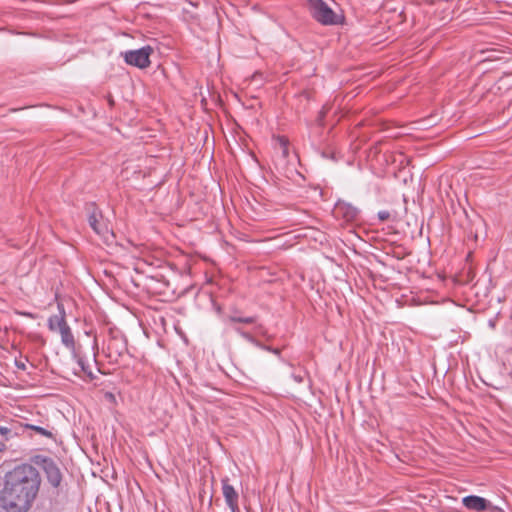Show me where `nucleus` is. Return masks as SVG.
Segmentation results:
<instances>
[{
  "label": "nucleus",
  "mask_w": 512,
  "mask_h": 512,
  "mask_svg": "<svg viewBox=\"0 0 512 512\" xmlns=\"http://www.w3.org/2000/svg\"><path fill=\"white\" fill-rule=\"evenodd\" d=\"M40 476L36 468L24 464L5 475L0 506L6 512H27L37 496Z\"/></svg>",
  "instance_id": "obj_1"
},
{
  "label": "nucleus",
  "mask_w": 512,
  "mask_h": 512,
  "mask_svg": "<svg viewBox=\"0 0 512 512\" xmlns=\"http://www.w3.org/2000/svg\"><path fill=\"white\" fill-rule=\"evenodd\" d=\"M308 6L313 18L323 25H336L340 17L323 1L309 0Z\"/></svg>",
  "instance_id": "obj_2"
},
{
  "label": "nucleus",
  "mask_w": 512,
  "mask_h": 512,
  "mask_svg": "<svg viewBox=\"0 0 512 512\" xmlns=\"http://www.w3.org/2000/svg\"><path fill=\"white\" fill-rule=\"evenodd\" d=\"M88 222L94 232L105 241H109L114 237L109 222L103 218L102 213L95 207H92V210L89 212Z\"/></svg>",
  "instance_id": "obj_3"
},
{
  "label": "nucleus",
  "mask_w": 512,
  "mask_h": 512,
  "mask_svg": "<svg viewBox=\"0 0 512 512\" xmlns=\"http://www.w3.org/2000/svg\"><path fill=\"white\" fill-rule=\"evenodd\" d=\"M152 52V47L144 46L140 49L124 52L123 57L127 64L144 69L150 65V55Z\"/></svg>",
  "instance_id": "obj_4"
},
{
  "label": "nucleus",
  "mask_w": 512,
  "mask_h": 512,
  "mask_svg": "<svg viewBox=\"0 0 512 512\" xmlns=\"http://www.w3.org/2000/svg\"><path fill=\"white\" fill-rule=\"evenodd\" d=\"M41 467L46 474L48 482L53 487H58L61 483L62 475L57 464L52 459L44 457L41 459Z\"/></svg>",
  "instance_id": "obj_5"
},
{
  "label": "nucleus",
  "mask_w": 512,
  "mask_h": 512,
  "mask_svg": "<svg viewBox=\"0 0 512 512\" xmlns=\"http://www.w3.org/2000/svg\"><path fill=\"white\" fill-rule=\"evenodd\" d=\"M222 493L231 512H239V494L234 487L228 483V478L222 479Z\"/></svg>",
  "instance_id": "obj_6"
},
{
  "label": "nucleus",
  "mask_w": 512,
  "mask_h": 512,
  "mask_svg": "<svg viewBox=\"0 0 512 512\" xmlns=\"http://www.w3.org/2000/svg\"><path fill=\"white\" fill-rule=\"evenodd\" d=\"M334 215L345 221H352L358 216V209L346 202H337L334 207Z\"/></svg>",
  "instance_id": "obj_7"
},
{
  "label": "nucleus",
  "mask_w": 512,
  "mask_h": 512,
  "mask_svg": "<svg viewBox=\"0 0 512 512\" xmlns=\"http://www.w3.org/2000/svg\"><path fill=\"white\" fill-rule=\"evenodd\" d=\"M463 505L469 509L476 512H482L490 507L489 502L480 496L476 495H468L462 499Z\"/></svg>",
  "instance_id": "obj_8"
},
{
  "label": "nucleus",
  "mask_w": 512,
  "mask_h": 512,
  "mask_svg": "<svg viewBox=\"0 0 512 512\" xmlns=\"http://www.w3.org/2000/svg\"><path fill=\"white\" fill-rule=\"evenodd\" d=\"M58 309H59L60 314L52 315L48 319V328L52 332H59L65 325H67V322L65 320V311H64L63 305L58 304Z\"/></svg>",
  "instance_id": "obj_9"
},
{
  "label": "nucleus",
  "mask_w": 512,
  "mask_h": 512,
  "mask_svg": "<svg viewBox=\"0 0 512 512\" xmlns=\"http://www.w3.org/2000/svg\"><path fill=\"white\" fill-rule=\"evenodd\" d=\"M61 336V342L62 344L70 349V350H74L75 348V340H74V336L72 334V331H71V328L69 327V325H65L59 332H58Z\"/></svg>",
  "instance_id": "obj_10"
},
{
  "label": "nucleus",
  "mask_w": 512,
  "mask_h": 512,
  "mask_svg": "<svg viewBox=\"0 0 512 512\" xmlns=\"http://www.w3.org/2000/svg\"><path fill=\"white\" fill-rule=\"evenodd\" d=\"M234 330L246 341L250 342L251 344L255 345L256 347L260 349H266V345L259 342L251 333L244 331L240 327H235Z\"/></svg>",
  "instance_id": "obj_11"
},
{
  "label": "nucleus",
  "mask_w": 512,
  "mask_h": 512,
  "mask_svg": "<svg viewBox=\"0 0 512 512\" xmlns=\"http://www.w3.org/2000/svg\"><path fill=\"white\" fill-rule=\"evenodd\" d=\"M276 145H277V149L281 153V156L283 158H287L288 155H289V143H288V140L285 137H283V136H279L276 139Z\"/></svg>",
  "instance_id": "obj_12"
},
{
  "label": "nucleus",
  "mask_w": 512,
  "mask_h": 512,
  "mask_svg": "<svg viewBox=\"0 0 512 512\" xmlns=\"http://www.w3.org/2000/svg\"><path fill=\"white\" fill-rule=\"evenodd\" d=\"M228 320L230 322H239V323H245V324H253L256 323V317L250 316V317H238L236 315H230L228 317Z\"/></svg>",
  "instance_id": "obj_13"
},
{
  "label": "nucleus",
  "mask_w": 512,
  "mask_h": 512,
  "mask_svg": "<svg viewBox=\"0 0 512 512\" xmlns=\"http://www.w3.org/2000/svg\"><path fill=\"white\" fill-rule=\"evenodd\" d=\"M27 427L29 429L39 433L40 435H42L44 437H47V438H52L53 437L52 432L47 430L46 428H43V427H40V426H37V425H27Z\"/></svg>",
  "instance_id": "obj_14"
},
{
  "label": "nucleus",
  "mask_w": 512,
  "mask_h": 512,
  "mask_svg": "<svg viewBox=\"0 0 512 512\" xmlns=\"http://www.w3.org/2000/svg\"><path fill=\"white\" fill-rule=\"evenodd\" d=\"M255 326H254V332L255 334L257 335H260V336H263L265 337L266 339H270V335L268 334L266 328L262 325V324H259V323H254Z\"/></svg>",
  "instance_id": "obj_15"
},
{
  "label": "nucleus",
  "mask_w": 512,
  "mask_h": 512,
  "mask_svg": "<svg viewBox=\"0 0 512 512\" xmlns=\"http://www.w3.org/2000/svg\"><path fill=\"white\" fill-rule=\"evenodd\" d=\"M75 358L77 359V363H78L81 371L90 374L91 372L88 371L89 366L86 364V361L82 357L77 356V355H75Z\"/></svg>",
  "instance_id": "obj_16"
},
{
  "label": "nucleus",
  "mask_w": 512,
  "mask_h": 512,
  "mask_svg": "<svg viewBox=\"0 0 512 512\" xmlns=\"http://www.w3.org/2000/svg\"><path fill=\"white\" fill-rule=\"evenodd\" d=\"M264 350L269 351L277 356H280V350L278 348H272V347L266 345V349H264Z\"/></svg>",
  "instance_id": "obj_17"
},
{
  "label": "nucleus",
  "mask_w": 512,
  "mask_h": 512,
  "mask_svg": "<svg viewBox=\"0 0 512 512\" xmlns=\"http://www.w3.org/2000/svg\"><path fill=\"white\" fill-rule=\"evenodd\" d=\"M15 365L18 369L20 370H25L26 369V365L24 362H21V361H15Z\"/></svg>",
  "instance_id": "obj_18"
},
{
  "label": "nucleus",
  "mask_w": 512,
  "mask_h": 512,
  "mask_svg": "<svg viewBox=\"0 0 512 512\" xmlns=\"http://www.w3.org/2000/svg\"><path fill=\"white\" fill-rule=\"evenodd\" d=\"M388 216H389V213H388V212H386V211L379 212V218H380L381 220H385V219H387V218H388Z\"/></svg>",
  "instance_id": "obj_19"
},
{
  "label": "nucleus",
  "mask_w": 512,
  "mask_h": 512,
  "mask_svg": "<svg viewBox=\"0 0 512 512\" xmlns=\"http://www.w3.org/2000/svg\"><path fill=\"white\" fill-rule=\"evenodd\" d=\"M292 377L297 383H301L303 381V377L301 375L293 374Z\"/></svg>",
  "instance_id": "obj_20"
},
{
  "label": "nucleus",
  "mask_w": 512,
  "mask_h": 512,
  "mask_svg": "<svg viewBox=\"0 0 512 512\" xmlns=\"http://www.w3.org/2000/svg\"><path fill=\"white\" fill-rule=\"evenodd\" d=\"M9 433V429L7 427L0 426V434H7Z\"/></svg>",
  "instance_id": "obj_21"
},
{
  "label": "nucleus",
  "mask_w": 512,
  "mask_h": 512,
  "mask_svg": "<svg viewBox=\"0 0 512 512\" xmlns=\"http://www.w3.org/2000/svg\"><path fill=\"white\" fill-rule=\"evenodd\" d=\"M491 512H504V510L502 508H499V507H496V506H492L491 507Z\"/></svg>",
  "instance_id": "obj_22"
},
{
  "label": "nucleus",
  "mask_w": 512,
  "mask_h": 512,
  "mask_svg": "<svg viewBox=\"0 0 512 512\" xmlns=\"http://www.w3.org/2000/svg\"><path fill=\"white\" fill-rule=\"evenodd\" d=\"M5 449V444L0 441V452L3 451Z\"/></svg>",
  "instance_id": "obj_23"
}]
</instances>
